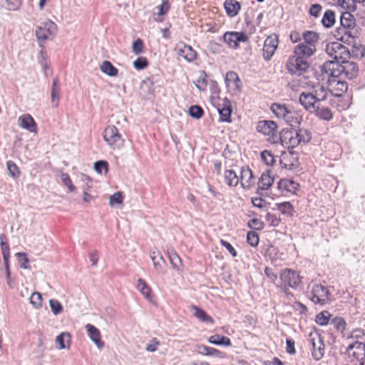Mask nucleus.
I'll return each mask as SVG.
<instances>
[{"instance_id":"nucleus-53","label":"nucleus","mask_w":365,"mask_h":365,"mask_svg":"<svg viewBox=\"0 0 365 365\" xmlns=\"http://www.w3.org/2000/svg\"><path fill=\"white\" fill-rule=\"evenodd\" d=\"M148 61L146 58L140 56L133 61V67L137 70H143L148 66Z\"/></svg>"},{"instance_id":"nucleus-24","label":"nucleus","mask_w":365,"mask_h":365,"mask_svg":"<svg viewBox=\"0 0 365 365\" xmlns=\"http://www.w3.org/2000/svg\"><path fill=\"white\" fill-rule=\"evenodd\" d=\"M316 51V46H310L304 43H300L294 48L293 53L297 56H302L307 60L309 57L314 54Z\"/></svg>"},{"instance_id":"nucleus-52","label":"nucleus","mask_w":365,"mask_h":365,"mask_svg":"<svg viewBox=\"0 0 365 365\" xmlns=\"http://www.w3.org/2000/svg\"><path fill=\"white\" fill-rule=\"evenodd\" d=\"M143 42L140 38H137L132 45V51L135 55H140L143 52Z\"/></svg>"},{"instance_id":"nucleus-58","label":"nucleus","mask_w":365,"mask_h":365,"mask_svg":"<svg viewBox=\"0 0 365 365\" xmlns=\"http://www.w3.org/2000/svg\"><path fill=\"white\" fill-rule=\"evenodd\" d=\"M170 6L168 3V0H162V4L158 6V15H164L169 10Z\"/></svg>"},{"instance_id":"nucleus-39","label":"nucleus","mask_w":365,"mask_h":365,"mask_svg":"<svg viewBox=\"0 0 365 365\" xmlns=\"http://www.w3.org/2000/svg\"><path fill=\"white\" fill-rule=\"evenodd\" d=\"M334 13L331 10L326 11L322 19V24H323V26L326 28H330L334 25Z\"/></svg>"},{"instance_id":"nucleus-59","label":"nucleus","mask_w":365,"mask_h":365,"mask_svg":"<svg viewBox=\"0 0 365 365\" xmlns=\"http://www.w3.org/2000/svg\"><path fill=\"white\" fill-rule=\"evenodd\" d=\"M322 9L321 5L318 4H313L309 9V14L317 18L319 16Z\"/></svg>"},{"instance_id":"nucleus-15","label":"nucleus","mask_w":365,"mask_h":365,"mask_svg":"<svg viewBox=\"0 0 365 365\" xmlns=\"http://www.w3.org/2000/svg\"><path fill=\"white\" fill-rule=\"evenodd\" d=\"M176 53L187 62H192L197 57L196 51L191 46L183 43L178 44L175 47Z\"/></svg>"},{"instance_id":"nucleus-55","label":"nucleus","mask_w":365,"mask_h":365,"mask_svg":"<svg viewBox=\"0 0 365 365\" xmlns=\"http://www.w3.org/2000/svg\"><path fill=\"white\" fill-rule=\"evenodd\" d=\"M261 158L263 162L269 166H272L274 163V156L267 150H264L261 153Z\"/></svg>"},{"instance_id":"nucleus-2","label":"nucleus","mask_w":365,"mask_h":365,"mask_svg":"<svg viewBox=\"0 0 365 365\" xmlns=\"http://www.w3.org/2000/svg\"><path fill=\"white\" fill-rule=\"evenodd\" d=\"M322 73L328 76V88L336 97H341L342 93V66L340 62L329 61L321 67Z\"/></svg>"},{"instance_id":"nucleus-16","label":"nucleus","mask_w":365,"mask_h":365,"mask_svg":"<svg viewBox=\"0 0 365 365\" xmlns=\"http://www.w3.org/2000/svg\"><path fill=\"white\" fill-rule=\"evenodd\" d=\"M257 130L269 138H274L277 133V125L272 120H262L258 123Z\"/></svg>"},{"instance_id":"nucleus-57","label":"nucleus","mask_w":365,"mask_h":365,"mask_svg":"<svg viewBox=\"0 0 365 365\" xmlns=\"http://www.w3.org/2000/svg\"><path fill=\"white\" fill-rule=\"evenodd\" d=\"M365 0H344V9L346 7L351 11H355L356 9V3L364 2Z\"/></svg>"},{"instance_id":"nucleus-21","label":"nucleus","mask_w":365,"mask_h":365,"mask_svg":"<svg viewBox=\"0 0 365 365\" xmlns=\"http://www.w3.org/2000/svg\"><path fill=\"white\" fill-rule=\"evenodd\" d=\"M240 185L245 190L251 188L254 185V176L252 170L248 167H243L240 173Z\"/></svg>"},{"instance_id":"nucleus-27","label":"nucleus","mask_w":365,"mask_h":365,"mask_svg":"<svg viewBox=\"0 0 365 365\" xmlns=\"http://www.w3.org/2000/svg\"><path fill=\"white\" fill-rule=\"evenodd\" d=\"M150 259L155 269L159 272L164 270L166 262L159 251H153L150 254Z\"/></svg>"},{"instance_id":"nucleus-46","label":"nucleus","mask_w":365,"mask_h":365,"mask_svg":"<svg viewBox=\"0 0 365 365\" xmlns=\"http://www.w3.org/2000/svg\"><path fill=\"white\" fill-rule=\"evenodd\" d=\"M330 314L327 311H323L316 317V323L320 326L327 325L329 322Z\"/></svg>"},{"instance_id":"nucleus-31","label":"nucleus","mask_w":365,"mask_h":365,"mask_svg":"<svg viewBox=\"0 0 365 365\" xmlns=\"http://www.w3.org/2000/svg\"><path fill=\"white\" fill-rule=\"evenodd\" d=\"M311 113H315L319 118L324 120H330L332 118L331 110L328 108L322 106V103H319L315 107V110H312Z\"/></svg>"},{"instance_id":"nucleus-49","label":"nucleus","mask_w":365,"mask_h":365,"mask_svg":"<svg viewBox=\"0 0 365 365\" xmlns=\"http://www.w3.org/2000/svg\"><path fill=\"white\" fill-rule=\"evenodd\" d=\"M9 174L13 177L16 178L19 175L20 172L17 165L13 161H8L6 163Z\"/></svg>"},{"instance_id":"nucleus-6","label":"nucleus","mask_w":365,"mask_h":365,"mask_svg":"<svg viewBox=\"0 0 365 365\" xmlns=\"http://www.w3.org/2000/svg\"><path fill=\"white\" fill-rule=\"evenodd\" d=\"M57 25L50 19L41 22L36 29L35 35L40 46L48 40H52L56 35Z\"/></svg>"},{"instance_id":"nucleus-9","label":"nucleus","mask_w":365,"mask_h":365,"mask_svg":"<svg viewBox=\"0 0 365 365\" xmlns=\"http://www.w3.org/2000/svg\"><path fill=\"white\" fill-rule=\"evenodd\" d=\"M280 287L285 292L287 297L289 298L292 295L287 292L289 287L295 289L301 284V279L297 272L289 269H283L280 273Z\"/></svg>"},{"instance_id":"nucleus-47","label":"nucleus","mask_w":365,"mask_h":365,"mask_svg":"<svg viewBox=\"0 0 365 365\" xmlns=\"http://www.w3.org/2000/svg\"><path fill=\"white\" fill-rule=\"evenodd\" d=\"M61 180L63 184L67 187L69 192H74L76 191V187L73 185L72 181L67 173H62L61 174Z\"/></svg>"},{"instance_id":"nucleus-50","label":"nucleus","mask_w":365,"mask_h":365,"mask_svg":"<svg viewBox=\"0 0 365 365\" xmlns=\"http://www.w3.org/2000/svg\"><path fill=\"white\" fill-rule=\"evenodd\" d=\"M188 113L191 117L199 119L202 117L203 110L202 108L198 106H192L190 107Z\"/></svg>"},{"instance_id":"nucleus-34","label":"nucleus","mask_w":365,"mask_h":365,"mask_svg":"<svg viewBox=\"0 0 365 365\" xmlns=\"http://www.w3.org/2000/svg\"><path fill=\"white\" fill-rule=\"evenodd\" d=\"M224 178L226 184L230 187H235L239 183V178L232 170H225Z\"/></svg>"},{"instance_id":"nucleus-35","label":"nucleus","mask_w":365,"mask_h":365,"mask_svg":"<svg viewBox=\"0 0 365 365\" xmlns=\"http://www.w3.org/2000/svg\"><path fill=\"white\" fill-rule=\"evenodd\" d=\"M276 206L277 210L284 215L292 217L294 214V207L289 202L277 203Z\"/></svg>"},{"instance_id":"nucleus-45","label":"nucleus","mask_w":365,"mask_h":365,"mask_svg":"<svg viewBox=\"0 0 365 365\" xmlns=\"http://www.w3.org/2000/svg\"><path fill=\"white\" fill-rule=\"evenodd\" d=\"M17 259L20 264V267L24 269H29V261L26 253L25 252H17L16 254Z\"/></svg>"},{"instance_id":"nucleus-60","label":"nucleus","mask_w":365,"mask_h":365,"mask_svg":"<svg viewBox=\"0 0 365 365\" xmlns=\"http://www.w3.org/2000/svg\"><path fill=\"white\" fill-rule=\"evenodd\" d=\"M330 324L333 326V327L338 331H341L342 327V318L341 317H335L331 320Z\"/></svg>"},{"instance_id":"nucleus-48","label":"nucleus","mask_w":365,"mask_h":365,"mask_svg":"<svg viewBox=\"0 0 365 365\" xmlns=\"http://www.w3.org/2000/svg\"><path fill=\"white\" fill-rule=\"evenodd\" d=\"M94 170L99 174L106 173L108 172V163L105 160H99L95 163Z\"/></svg>"},{"instance_id":"nucleus-1","label":"nucleus","mask_w":365,"mask_h":365,"mask_svg":"<svg viewBox=\"0 0 365 365\" xmlns=\"http://www.w3.org/2000/svg\"><path fill=\"white\" fill-rule=\"evenodd\" d=\"M344 43L351 46L349 48L344 46V75L349 79H352L357 76L358 66L354 62L345 60L344 56L347 58H359L364 56L365 48L359 43H356L355 36L351 31H344Z\"/></svg>"},{"instance_id":"nucleus-54","label":"nucleus","mask_w":365,"mask_h":365,"mask_svg":"<svg viewBox=\"0 0 365 365\" xmlns=\"http://www.w3.org/2000/svg\"><path fill=\"white\" fill-rule=\"evenodd\" d=\"M247 242L252 247H256L259 243V237L257 232L250 231L247 235Z\"/></svg>"},{"instance_id":"nucleus-28","label":"nucleus","mask_w":365,"mask_h":365,"mask_svg":"<svg viewBox=\"0 0 365 365\" xmlns=\"http://www.w3.org/2000/svg\"><path fill=\"white\" fill-rule=\"evenodd\" d=\"M273 182L274 178L271 176L270 171L267 170L261 175L258 180V188L262 190H267L271 187Z\"/></svg>"},{"instance_id":"nucleus-37","label":"nucleus","mask_w":365,"mask_h":365,"mask_svg":"<svg viewBox=\"0 0 365 365\" xmlns=\"http://www.w3.org/2000/svg\"><path fill=\"white\" fill-rule=\"evenodd\" d=\"M170 262L173 267L178 272H181L183 269L182 261L179 255L175 252H171L169 253Z\"/></svg>"},{"instance_id":"nucleus-5","label":"nucleus","mask_w":365,"mask_h":365,"mask_svg":"<svg viewBox=\"0 0 365 365\" xmlns=\"http://www.w3.org/2000/svg\"><path fill=\"white\" fill-rule=\"evenodd\" d=\"M272 113L279 120H283L291 126L298 125L302 118L294 110L289 109L284 104L272 103L270 107Z\"/></svg>"},{"instance_id":"nucleus-56","label":"nucleus","mask_w":365,"mask_h":365,"mask_svg":"<svg viewBox=\"0 0 365 365\" xmlns=\"http://www.w3.org/2000/svg\"><path fill=\"white\" fill-rule=\"evenodd\" d=\"M266 220L270 226L277 227L280 223V219L274 214L267 212L266 215Z\"/></svg>"},{"instance_id":"nucleus-29","label":"nucleus","mask_w":365,"mask_h":365,"mask_svg":"<svg viewBox=\"0 0 365 365\" xmlns=\"http://www.w3.org/2000/svg\"><path fill=\"white\" fill-rule=\"evenodd\" d=\"M224 7L227 14L230 17H234L239 12L240 9V4L236 0H226L224 3Z\"/></svg>"},{"instance_id":"nucleus-19","label":"nucleus","mask_w":365,"mask_h":365,"mask_svg":"<svg viewBox=\"0 0 365 365\" xmlns=\"http://www.w3.org/2000/svg\"><path fill=\"white\" fill-rule=\"evenodd\" d=\"M279 163L282 168L288 170L294 169L299 165L297 154L290 151L281 155Z\"/></svg>"},{"instance_id":"nucleus-36","label":"nucleus","mask_w":365,"mask_h":365,"mask_svg":"<svg viewBox=\"0 0 365 365\" xmlns=\"http://www.w3.org/2000/svg\"><path fill=\"white\" fill-rule=\"evenodd\" d=\"M208 342L212 344L223 345L225 346L231 345V341L228 337L218 334L211 336L208 339Z\"/></svg>"},{"instance_id":"nucleus-33","label":"nucleus","mask_w":365,"mask_h":365,"mask_svg":"<svg viewBox=\"0 0 365 365\" xmlns=\"http://www.w3.org/2000/svg\"><path fill=\"white\" fill-rule=\"evenodd\" d=\"M191 309L194 311L193 315L200 321L205 323L213 324L214 319L207 315L206 312L202 309L196 307L192 306Z\"/></svg>"},{"instance_id":"nucleus-40","label":"nucleus","mask_w":365,"mask_h":365,"mask_svg":"<svg viewBox=\"0 0 365 365\" xmlns=\"http://www.w3.org/2000/svg\"><path fill=\"white\" fill-rule=\"evenodd\" d=\"M220 119L222 122H230L231 108L229 105H224L222 108H217Z\"/></svg>"},{"instance_id":"nucleus-30","label":"nucleus","mask_w":365,"mask_h":365,"mask_svg":"<svg viewBox=\"0 0 365 365\" xmlns=\"http://www.w3.org/2000/svg\"><path fill=\"white\" fill-rule=\"evenodd\" d=\"M101 71L109 76V77H116L118 74V70L115 68L110 61H103L100 66Z\"/></svg>"},{"instance_id":"nucleus-23","label":"nucleus","mask_w":365,"mask_h":365,"mask_svg":"<svg viewBox=\"0 0 365 365\" xmlns=\"http://www.w3.org/2000/svg\"><path fill=\"white\" fill-rule=\"evenodd\" d=\"M225 81L227 88L236 92L240 91V80L235 72H227Z\"/></svg>"},{"instance_id":"nucleus-20","label":"nucleus","mask_w":365,"mask_h":365,"mask_svg":"<svg viewBox=\"0 0 365 365\" xmlns=\"http://www.w3.org/2000/svg\"><path fill=\"white\" fill-rule=\"evenodd\" d=\"M87 334L91 341L99 349L104 346V342L101 340L100 331L93 324H87L85 326Z\"/></svg>"},{"instance_id":"nucleus-51","label":"nucleus","mask_w":365,"mask_h":365,"mask_svg":"<svg viewBox=\"0 0 365 365\" xmlns=\"http://www.w3.org/2000/svg\"><path fill=\"white\" fill-rule=\"evenodd\" d=\"M160 345V341L155 337L152 338L145 346V351L148 352H155L158 350Z\"/></svg>"},{"instance_id":"nucleus-62","label":"nucleus","mask_w":365,"mask_h":365,"mask_svg":"<svg viewBox=\"0 0 365 365\" xmlns=\"http://www.w3.org/2000/svg\"><path fill=\"white\" fill-rule=\"evenodd\" d=\"M265 275L270 279L271 282H274L277 279V274L272 270V268L265 267L264 269Z\"/></svg>"},{"instance_id":"nucleus-25","label":"nucleus","mask_w":365,"mask_h":365,"mask_svg":"<svg viewBox=\"0 0 365 365\" xmlns=\"http://www.w3.org/2000/svg\"><path fill=\"white\" fill-rule=\"evenodd\" d=\"M57 349L59 350L68 349L71 344V335L67 331L61 332L56 338Z\"/></svg>"},{"instance_id":"nucleus-4","label":"nucleus","mask_w":365,"mask_h":365,"mask_svg":"<svg viewBox=\"0 0 365 365\" xmlns=\"http://www.w3.org/2000/svg\"><path fill=\"white\" fill-rule=\"evenodd\" d=\"M346 345V351L344 352V361L355 364L359 362L363 365L362 361L365 359V344L361 341H355L351 342L347 337L344 341V346Z\"/></svg>"},{"instance_id":"nucleus-11","label":"nucleus","mask_w":365,"mask_h":365,"mask_svg":"<svg viewBox=\"0 0 365 365\" xmlns=\"http://www.w3.org/2000/svg\"><path fill=\"white\" fill-rule=\"evenodd\" d=\"M279 45V36L272 34L267 36L262 48V56L265 61L271 60Z\"/></svg>"},{"instance_id":"nucleus-3","label":"nucleus","mask_w":365,"mask_h":365,"mask_svg":"<svg viewBox=\"0 0 365 365\" xmlns=\"http://www.w3.org/2000/svg\"><path fill=\"white\" fill-rule=\"evenodd\" d=\"M311 135L307 130H287L282 132L280 141L284 147L293 149L299 145H304L309 142Z\"/></svg>"},{"instance_id":"nucleus-32","label":"nucleus","mask_w":365,"mask_h":365,"mask_svg":"<svg viewBox=\"0 0 365 365\" xmlns=\"http://www.w3.org/2000/svg\"><path fill=\"white\" fill-rule=\"evenodd\" d=\"M196 351L203 356H213L216 357H222L221 352L216 349L209 347L205 345H197Z\"/></svg>"},{"instance_id":"nucleus-12","label":"nucleus","mask_w":365,"mask_h":365,"mask_svg":"<svg viewBox=\"0 0 365 365\" xmlns=\"http://www.w3.org/2000/svg\"><path fill=\"white\" fill-rule=\"evenodd\" d=\"M223 38L228 46L233 49L237 48L240 42H246L248 41V36L244 32L227 31L225 33Z\"/></svg>"},{"instance_id":"nucleus-41","label":"nucleus","mask_w":365,"mask_h":365,"mask_svg":"<svg viewBox=\"0 0 365 365\" xmlns=\"http://www.w3.org/2000/svg\"><path fill=\"white\" fill-rule=\"evenodd\" d=\"M196 88L200 91H205L207 88L206 73L204 71L199 72L198 78L194 82Z\"/></svg>"},{"instance_id":"nucleus-61","label":"nucleus","mask_w":365,"mask_h":365,"mask_svg":"<svg viewBox=\"0 0 365 365\" xmlns=\"http://www.w3.org/2000/svg\"><path fill=\"white\" fill-rule=\"evenodd\" d=\"M220 244L227 250V251L232 255V257L237 256L236 250H235V248L232 246V245L230 242H228L225 240H221Z\"/></svg>"},{"instance_id":"nucleus-44","label":"nucleus","mask_w":365,"mask_h":365,"mask_svg":"<svg viewBox=\"0 0 365 365\" xmlns=\"http://www.w3.org/2000/svg\"><path fill=\"white\" fill-rule=\"evenodd\" d=\"M123 204V195L120 192H116L109 197V205L112 207L121 206Z\"/></svg>"},{"instance_id":"nucleus-7","label":"nucleus","mask_w":365,"mask_h":365,"mask_svg":"<svg viewBox=\"0 0 365 365\" xmlns=\"http://www.w3.org/2000/svg\"><path fill=\"white\" fill-rule=\"evenodd\" d=\"M309 67L307 59L293 53L285 62V68L289 74L300 76L305 73Z\"/></svg>"},{"instance_id":"nucleus-8","label":"nucleus","mask_w":365,"mask_h":365,"mask_svg":"<svg viewBox=\"0 0 365 365\" xmlns=\"http://www.w3.org/2000/svg\"><path fill=\"white\" fill-rule=\"evenodd\" d=\"M103 138L108 146L112 150H119L124 146L125 139L115 125L106 126L103 131Z\"/></svg>"},{"instance_id":"nucleus-63","label":"nucleus","mask_w":365,"mask_h":365,"mask_svg":"<svg viewBox=\"0 0 365 365\" xmlns=\"http://www.w3.org/2000/svg\"><path fill=\"white\" fill-rule=\"evenodd\" d=\"M286 344H287V352L290 354H294L295 353L294 341L292 339H287Z\"/></svg>"},{"instance_id":"nucleus-14","label":"nucleus","mask_w":365,"mask_h":365,"mask_svg":"<svg viewBox=\"0 0 365 365\" xmlns=\"http://www.w3.org/2000/svg\"><path fill=\"white\" fill-rule=\"evenodd\" d=\"M309 337L312 344V356L315 360L318 361L321 359L324 354V345L319 334H310Z\"/></svg>"},{"instance_id":"nucleus-22","label":"nucleus","mask_w":365,"mask_h":365,"mask_svg":"<svg viewBox=\"0 0 365 365\" xmlns=\"http://www.w3.org/2000/svg\"><path fill=\"white\" fill-rule=\"evenodd\" d=\"M277 187L282 192L294 194L298 190L299 185L290 179H282L278 182Z\"/></svg>"},{"instance_id":"nucleus-38","label":"nucleus","mask_w":365,"mask_h":365,"mask_svg":"<svg viewBox=\"0 0 365 365\" xmlns=\"http://www.w3.org/2000/svg\"><path fill=\"white\" fill-rule=\"evenodd\" d=\"M304 43L310 46H316V43L318 41V34L314 31H306L303 34Z\"/></svg>"},{"instance_id":"nucleus-17","label":"nucleus","mask_w":365,"mask_h":365,"mask_svg":"<svg viewBox=\"0 0 365 365\" xmlns=\"http://www.w3.org/2000/svg\"><path fill=\"white\" fill-rule=\"evenodd\" d=\"M18 125L23 130L31 133H37V124L33 117L28 113L23 114L18 118Z\"/></svg>"},{"instance_id":"nucleus-13","label":"nucleus","mask_w":365,"mask_h":365,"mask_svg":"<svg viewBox=\"0 0 365 365\" xmlns=\"http://www.w3.org/2000/svg\"><path fill=\"white\" fill-rule=\"evenodd\" d=\"M299 101L300 104L309 112L315 110V107L322 103V100L317 98L311 93L303 92L300 94Z\"/></svg>"},{"instance_id":"nucleus-10","label":"nucleus","mask_w":365,"mask_h":365,"mask_svg":"<svg viewBox=\"0 0 365 365\" xmlns=\"http://www.w3.org/2000/svg\"><path fill=\"white\" fill-rule=\"evenodd\" d=\"M308 289L310 291L309 297L314 303L323 305L329 301V292L322 284L312 282Z\"/></svg>"},{"instance_id":"nucleus-42","label":"nucleus","mask_w":365,"mask_h":365,"mask_svg":"<svg viewBox=\"0 0 365 365\" xmlns=\"http://www.w3.org/2000/svg\"><path fill=\"white\" fill-rule=\"evenodd\" d=\"M29 301L35 309H40L43 305V299L38 292H34L30 296Z\"/></svg>"},{"instance_id":"nucleus-18","label":"nucleus","mask_w":365,"mask_h":365,"mask_svg":"<svg viewBox=\"0 0 365 365\" xmlns=\"http://www.w3.org/2000/svg\"><path fill=\"white\" fill-rule=\"evenodd\" d=\"M328 55L333 58V61L340 62L342 59V36L338 41L331 42L327 46Z\"/></svg>"},{"instance_id":"nucleus-26","label":"nucleus","mask_w":365,"mask_h":365,"mask_svg":"<svg viewBox=\"0 0 365 365\" xmlns=\"http://www.w3.org/2000/svg\"><path fill=\"white\" fill-rule=\"evenodd\" d=\"M136 288L148 302H154L153 296L151 293V289L144 279L139 278L137 280Z\"/></svg>"},{"instance_id":"nucleus-64","label":"nucleus","mask_w":365,"mask_h":365,"mask_svg":"<svg viewBox=\"0 0 365 365\" xmlns=\"http://www.w3.org/2000/svg\"><path fill=\"white\" fill-rule=\"evenodd\" d=\"M253 205L258 208H262L265 205V201L261 197H255L252 199Z\"/></svg>"},{"instance_id":"nucleus-43","label":"nucleus","mask_w":365,"mask_h":365,"mask_svg":"<svg viewBox=\"0 0 365 365\" xmlns=\"http://www.w3.org/2000/svg\"><path fill=\"white\" fill-rule=\"evenodd\" d=\"M48 304L51 308V311L54 316L61 314L63 311L62 304L57 299H49Z\"/></svg>"}]
</instances>
